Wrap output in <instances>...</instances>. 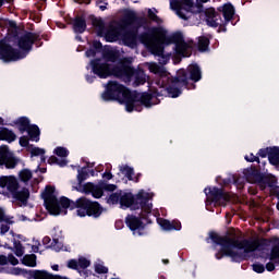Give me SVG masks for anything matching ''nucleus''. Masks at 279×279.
I'll use <instances>...</instances> for the list:
<instances>
[{
    "label": "nucleus",
    "mask_w": 279,
    "mask_h": 279,
    "mask_svg": "<svg viewBox=\"0 0 279 279\" xmlns=\"http://www.w3.org/2000/svg\"><path fill=\"white\" fill-rule=\"evenodd\" d=\"M43 199L45 202L46 209L50 215H60L62 208H70L71 210L76 209L78 217H100L101 216V205L97 202H93L86 197L77 198L73 202L66 197L60 198L56 197V189L52 186H46L43 193Z\"/></svg>",
    "instance_id": "nucleus-1"
},
{
    "label": "nucleus",
    "mask_w": 279,
    "mask_h": 279,
    "mask_svg": "<svg viewBox=\"0 0 279 279\" xmlns=\"http://www.w3.org/2000/svg\"><path fill=\"white\" fill-rule=\"evenodd\" d=\"M102 99L105 101H110V99H116L121 104H125L128 112L138 110V106H145L146 108L151 107V96L147 93H136L130 92L125 86L119 84L116 81H110L107 84V89L102 94Z\"/></svg>",
    "instance_id": "nucleus-2"
},
{
    "label": "nucleus",
    "mask_w": 279,
    "mask_h": 279,
    "mask_svg": "<svg viewBox=\"0 0 279 279\" xmlns=\"http://www.w3.org/2000/svg\"><path fill=\"white\" fill-rule=\"evenodd\" d=\"M92 68L95 75L98 77H110V75H114V77H120L124 82H130L133 75H135V84L136 86L141 84H145V73L143 71L135 72L134 69L123 62L118 63L116 66H112L108 63H101L100 60L92 61Z\"/></svg>",
    "instance_id": "nucleus-3"
},
{
    "label": "nucleus",
    "mask_w": 279,
    "mask_h": 279,
    "mask_svg": "<svg viewBox=\"0 0 279 279\" xmlns=\"http://www.w3.org/2000/svg\"><path fill=\"white\" fill-rule=\"evenodd\" d=\"M214 243L221 245V254L223 256H230L231 258H241L238 250H243L244 254L256 252L260 246L258 240H242L240 241L236 236H220L217 234L211 235Z\"/></svg>",
    "instance_id": "nucleus-4"
},
{
    "label": "nucleus",
    "mask_w": 279,
    "mask_h": 279,
    "mask_svg": "<svg viewBox=\"0 0 279 279\" xmlns=\"http://www.w3.org/2000/svg\"><path fill=\"white\" fill-rule=\"evenodd\" d=\"M141 43L153 56H158L159 64H167L170 60L169 54H165V45H167V35L162 28L155 27L151 29V35L144 34L141 36Z\"/></svg>",
    "instance_id": "nucleus-5"
},
{
    "label": "nucleus",
    "mask_w": 279,
    "mask_h": 279,
    "mask_svg": "<svg viewBox=\"0 0 279 279\" xmlns=\"http://www.w3.org/2000/svg\"><path fill=\"white\" fill-rule=\"evenodd\" d=\"M93 26L97 36H104L107 43H117V40H119L123 35V32H125L123 24L119 22H112L108 29H106V24L101 19H94Z\"/></svg>",
    "instance_id": "nucleus-6"
},
{
    "label": "nucleus",
    "mask_w": 279,
    "mask_h": 279,
    "mask_svg": "<svg viewBox=\"0 0 279 279\" xmlns=\"http://www.w3.org/2000/svg\"><path fill=\"white\" fill-rule=\"evenodd\" d=\"M170 8L174 10L178 16L183 19V21L189 20V12L192 14H201V12H204L202 2L195 3V0H170Z\"/></svg>",
    "instance_id": "nucleus-7"
},
{
    "label": "nucleus",
    "mask_w": 279,
    "mask_h": 279,
    "mask_svg": "<svg viewBox=\"0 0 279 279\" xmlns=\"http://www.w3.org/2000/svg\"><path fill=\"white\" fill-rule=\"evenodd\" d=\"M182 86H189V76H186V71L184 70H180L177 77L166 88L169 97H180L182 95Z\"/></svg>",
    "instance_id": "nucleus-8"
},
{
    "label": "nucleus",
    "mask_w": 279,
    "mask_h": 279,
    "mask_svg": "<svg viewBox=\"0 0 279 279\" xmlns=\"http://www.w3.org/2000/svg\"><path fill=\"white\" fill-rule=\"evenodd\" d=\"M172 41L175 45L177 53H179V56H183V58H189L191 56V49L195 47L193 40H184V36H182V34L173 35Z\"/></svg>",
    "instance_id": "nucleus-9"
},
{
    "label": "nucleus",
    "mask_w": 279,
    "mask_h": 279,
    "mask_svg": "<svg viewBox=\"0 0 279 279\" xmlns=\"http://www.w3.org/2000/svg\"><path fill=\"white\" fill-rule=\"evenodd\" d=\"M23 58H25V54L21 50H16L5 43L0 44V60H3V62H16V60H23Z\"/></svg>",
    "instance_id": "nucleus-10"
},
{
    "label": "nucleus",
    "mask_w": 279,
    "mask_h": 279,
    "mask_svg": "<svg viewBox=\"0 0 279 279\" xmlns=\"http://www.w3.org/2000/svg\"><path fill=\"white\" fill-rule=\"evenodd\" d=\"M38 40V35L34 33H23L15 37V45L22 49V51H32V46Z\"/></svg>",
    "instance_id": "nucleus-11"
},
{
    "label": "nucleus",
    "mask_w": 279,
    "mask_h": 279,
    "mask_svg": "<svg viewBox=\"0 0 279 279\" xmlns=\"http://www.w3.org/2000/svg\"><path fill=\"white\" fill-rule=\"evenodd\" d=\"M209 202H213L216 206H226L230 202V194L221 189L213 187L207 196Z\"/></svg>",
    "instance_id": "nucleus-12"
},
{
    "label": "nucleus",
    "mask_w": 279,
    "mask_h": 279,
    "mask_svg": "<svg viewBox=\"0 0 279 279\" xmlns=\"http://www.w3.org/2000/svg\"><path fill=\"white\" fill-rule=\"evenodd\" d=\"M19 161L7 146L0 147V165H4L7 169H14Z\"/></svg>",
    "instance_id": "nucleus-13"
},
{
    "label": "nucleus",
    "mask_w": 279,
    "mask_h": 279,
    "mask_svg": "<svg viewBox=\"0 0 279 279\" xmlns=\"http://www.w3.org/2000/svg\"><path fill=\"white\" fill-rule=\"evenodd\" d=\"M0 186L1 189H8L10 193H15V191H19V181L14 177H1Z\"/></svg>",
    "instance_id": "nucleus-14"
},
{
    "label": "nucleus",
    "mask_w": 279,
    "mask_h": 279,
    "mask_svg": "<svg viewBox=\"0 0 279 279\" xmlns=\"http://www.w3.org/2000/svg\"><path fill=\"white\" fill-rule=\"evenodd\" d=\"M150 197L148 193L140 192L136 196V202L141 205L144 213H151V203L149 202Z\"/></svg>",
    "instance_id": "nucleus-15"
},
{
    "label": "nucleus",
    "mask_w": 279,
    "mask_h": 279,
    "mask_svg": "<svg viewBox=\"0 0 279 279\" xmlns=\"http://www.w3.org/2000/svg\"><path fill=\"white\" fill-rule=\"evenodd\" d=\"M13 198L17 206H27V199H29V190L24 187L21 191L13 192Z\"/></svg>",
    "instance_id": "nucleus-16"
},
{
    "label": "nucleus",
    "mask_w": 279,
    "mask_h": 279,
    "mask_svg": "<svg viewBox=\"0 0 279 279\" xmlns=\"http://www.w3.org/2000/svg\"><path fill=\"white\" fill-rule=\"evenodd\" d=\"M125 223L128 228H130V230H132L133 232L135 230H143L144 228L143 220H141L140 217H136L134 215L126 216Z\"/></svg>",
    "instance_id": "nucleus-17"
},
{
    "label": "nucleus",
    "mask_w": 279,
    "mask_h": 279,
    "mask_svg": "<svg viewBox=\"0 0 279 279\" xmlns=\"http://www.w3.org/2000/svg\"><path fill=\"white\" fill-rule=\"evenodd\" d=\"M206 22L209 27H219V19L214 8L205 10Z\"/></svg>",
    "instance_id": "nucleus-18"
},
{
    "label": "nucleus",
    "mask_w": 279,
    "mask_h": 279,
    "mask_svg": "<svg viewBox=\"0 0 279 279\" xmlns=\"http://www.w3.org/2000/svg\"><path fill=\"white\" fill-rule=\"evenodd\" d=\"M187 71L190 73V76L186 74L189 81L192 80V82H199V80H202V70L198 65L192 64L187 68Z\"/></svg>",
    "instance_id": "nucleus-19"
},
{
    "label": "nucleus",
    "mask_w": 279,
    "mask_h": 279,
    "mask_svg": "<svg viewBox=\"0 0 279 279\" xmlns=\"http://www.w3.org/2000/svg\"><path fill=\"white\" fill-rule=\"evenodd\" d=\"M120 38L128 47H134L136 45V32L134 31L122 33Z\"/></svg>",
    "instance_id": "nucleus-20"
},
{
    "label": "nucleus",
    "mask_w": 279,
    "mask_h": 279,
    "mask_svg": "<svg viewBox=\"0 0 279 279\" xmlns=\"http://www.w3.org/2000/svg\"><path fill=\"white\" fill-rule=\"evenodd\" d=\"M0 141H7L8 143H12L16 141V134L8 128L0 129Z\"/></svg>",
    "instance_id": "nucleus-21"
},
{
    "label": "nucleus",
    "mask_w": 279,
    "mask_h": 279,
    "mask_svg": "<svg viewBox=\"0 0 279 279\" xmlns=\"http://www.w3.org/2000/svg\"><path fill=\"white\" fill-rule=\"evenodd\" d=\"M73 29L76 34H84L86 32V20L84 17H75L73 21Z\"/></svg>",
    "instance_id": "nucleus-22"
},
{
    "label": "nucleus",
    "mask_w": 279,
    "mask_h": 279,
    "mask_svg": "<svg viewBox=\"0 0 279 279\" xmlns=\"http://www.w3.org/2000/svg\"><path fill=\"white\" fill-rule=\"evenodd\" d=\"M134 195L132 193H123L120 198V206L123 208H130L134 204Z\"/></svg>",
    "instance_id": "nucleus-23"
},
{
    "label": "nucleus",
    "mask_w": 279,
    "mask_h": 279,
    "mask_svg": "<svg viewBox=\"0 0 279 279\" xmlns=\"http://www.w3.org/2000/svg\"><path fill=\"white\" fill-rule=\"evenodd\" d=\"M147 19L151 21V23H156V25H162V19L158 16V9L156 8L147 10Z\"/></svg>",
    "instance_id": "nucleus-24"
},
{
    "label": "nucleus",
    "mask_w": 279,
    "mask_h": 279,
    "mask_svg": "<svg viewBox=\"0 0 279 279\" xmlns=\"http://www.w3.org/2000/svg\"><path fill=\"white\" fill-rule=\"evenodd\" d=\"M31 276L34 279H56V275L47 272V270H34Z\"/></svg>",
    "instance_id": "nucleus-25"
},
{
    "label": "nucleus",
    "mask_w": 279,
    "mask_h": 279,
    "mask_svg": "<svg viewBox=\"0 0 279 279\" xmlns=\"http://www.w3.org/2000/svg\"><path fill=\"white\" fill-rule=\"evenodd\" d=\"M148 69L150 73H155V75H160V77H167V72L165 68L158 65L157 63H149Z\"/></svg>",
    "instance_id": "nucleus-26"
},
{
    "label": "nucleus",
    "mask_w": 279,
    "mask_h": 279,
    "mask_svg": "<svg viewBox=\"0 0 279 279\" xmlns=\"http://www.w3.org/2000/svg\"><path fill=\"white\" fill-rule=\"evenodd\" d=\"M222 14L225 21H232V17L234 16V7L232 4H225L222 7Z\"/></svg>",
    "instance_id": "nucleus-27"
},
{
    "label": "nucleus",
    "mask_w": 279,
    "mask_h": 279,
    "mask_svg": "<svg viewBox=\"0 0 279 279\" xmlns=\"http://www.w3.org/2000/svg\"><path fill=\"white\" fill-rule=\"evenodd\" d=\"M268 160L270 165L278 166L279 165V148L272 147L270 148Z\"/></svg>",
    "instance_id": "nucleus-28"
},
{
    "label": "nucleus",
    "mask_w": 279,
    "mask_h": 279,
    "mask_svg": "<svg viewBox=\"0 0 279 279\" xmlns=\"http://www.w3.org/2000/svg\"><path fill=\"white\" fill-rule=\"evenodd\" d=\"M93 189H95V184L90 182L76 186V191H78V193H85V195L93 193Z\"/></svg>",
    "instance_id": "nucleus-29"
},
{
    "label": "nucleus",
    "mask_w": 279,
    "mask_h": 279,
    "mask_svg": "<svg viewBox=\"0 0 279 279\" xmlns=\"http://www.w3.org/2000/svg\"><path fill=\"white\" fill-rule=\"evenodd\" d=\"M23 265H26V267H36V255H25L22 259Z\"/></svg>",
    "instance_id": "nucleus-30"
},
{
    "label": "nucleus",
    "mask_w": 279,
    "mask_h": 279,
    "mask_svg": "<svg viewBox=\"0 0 279 279\" xmlns=\"http://www.w3.org/2000/svg\"><path fill=\"white\" fill-rule=\"evenodd\" d=\"M209 45H210V39H208V37L206 36L198 37V49L201 51H207Z\"/></svg>",
    "instance_id": "nucleus-31"
},
{
    "label": "nucleus",
    "mask_w": 279,
    "mask_h": 279,
    "mask_svg": "<svg viewBox=\"0 0 279 279\" xmlns=\"http://www.w3.org/2000/svg\"><path fill=\"white\" fill-rule=\"evenodd\" d=\"M13 252L19 257L25 254V247H23V244H21V241H16V240L13 241Z\"/></svg>",
    "instance_id": "nucleus-32"
},
{
    "label": "nucleus",
    "mask_w": 279,
    "mask_h": 279,
    "mask_svg": "<svg viewBox=\"0 0 279 279\" xmlns=\"http://www.w3.org/2000/svg\"><path fill=\"white\" fill-rule=\"evenodd\" d=\"M27 133L32 141H38V136H40V129H38L37 125H33L27 129Z\"/></svg>",
    "instance_id": "nucleus-33"
},
{
    "label": "nucleus",
    "mask_w": 279,
    "mask_h": 279,
    "mask_svg": "<svg viewBox=\"0 0 279 279\" xmlns=\"http://www.w3.org/2000/svg\"><path fill=\"white\" fill-rule=\"evenodd\" d=\"M135 22H136V13L134 12L126 13L122 20V23L124 25H134Z\"/></svg>",
    "instance_id": "nucleus-34"
},
{
    "label": "nucleus",
    "mask_w": 279,
    "mask_h": 279,
    "mask_svg": "<svg viewBox=\"0 0 279 279\" xmlns=\"http://www.w3.org/2000/svg\"><path fill=\"white\" fill-rule=\"evenodd\" d=\"M121 173L128 178V180H132L134 177V169H132L130 166H122L120 167Z\"/></svg>",
    "instance_id": "nucleus-35"
},
{
    "label": "nucleus",
    "mask_w": 279,
    "mask_h": 279,
    "mask_svg": "<svg viewBox=\"0 0 279 279\" xmlns=\"http://www.w3.org/2000/svg\"><path fill=\"white\" fill-rule=\"evenodd\" d=\"M121 194H122V192H117V193L111 194L108 198V203L121 205Z\"/></svg>",
    "instance_id": "nucleus-36"
},
{
    "label": "nucleus",
    "mask_w": 279,
    "mask_h": 279,
    "mask_svg": "<svg viewBox=\"0 0 279 279\" xmlns=\"http://www.w3.org/2000/svg\"><path fill=\"white\" fill-rule=\"evenodd\" d=\"M92 195L96 199L104 197V189H101V186L99 185H94V189L92 190Z\"/></svg>",
    "instance_id": "nucleus-37"
},
{
    "label": "nucleus",
    "mask_w": 279,
    "mask_h": 279,
    "mask_svg": "<svg viewBox=\"0 0 279 279\" xmlns=\"http://www.w3.org/2000/svg\"><path fill=\"white\" fill-rule=\"evenodd\" d=\"M32 175V170L29 169H24L20 172V179L22 180V182H29Z\"/></svg>",
    "instance_id": "nucleus-38"
},
{
    "label": "nucleus",
    "mask_w": 279,
    "mask_h": 279,
    "mask_svg": "<svg viewBox=\"0 0 279 279\" xmlns=\"http://www.w3.org/2000/svg\"><path fill=\"white\" fill-rule=\"evenodd\" d=\"M158 223L163 230H175V227H173V223H171L169 220L159 219Z\"/></svg>",
    "instance_id": "nucleus-39"
},
{
    "label": "nucleus",
    "mask_w": 279,
    "mask_h": 279,
    "mask_svg": "<svg viewBox=\"0 0 279 279\" xmlns=\"http://www.w3.org/2000/svg\"><path fill=\"white\" fill-rule=\"evenodd\" d=\"M77 263H78V269H86L87 267H90V260L84 257L78 258Z\"/></svg>",
    "instance_id": "nucleus-40"
},
{
    "label": "nucleus",
    "mask_w": 279,
    "mask_h": 279,
    "mask_svg": "<svg viewBox=\"0 0 279 279\" xmlns=\"http://www.w3.org/2000/svg\"><path fill=\"white\" fill-rule=\"evenodd\" d=\"M270 260L279 263V246H275L270 253Z\"/></svg>",
    "instance_id": "nucleus-41"
},
{
    "label": "nucleus",
    "mask_w": 279,
    "mask_h": 279,
    "mask_svg": "<svg viewBox=\"0 0 279 279\" xmlns=\"http://www.w3.org/2000/svg\"><path fill=\"white\" fill-rule=\"evenodd\" d=\"M31 154L32 156H40L41 160H45V149L43 148H38V147L32 148Z\"/></svg>",
    "instance_id": "nucleus-42"
},
{
    "label": "nucleus",
    "mask_w": 279,
    "mask_h": 279,
    "mask_svg": "<svg viewBox=\"0 0 279 279\" xmlns=\"http://www.w3.org/2000/svg\"><path fill=\"white\" fill-rule=\"evenodd\" d=\"M54 154L60 156V158H66L69 156V150L64 147H58L56 148Z\"/></svg>",
    "instance_id": "nucleus-43"
},
{
    "label": "nucleus",
    "mask_w": 279,
    "mask_h": 279,
    "mask_svg": "<svg viewBox=\"0 0 279 279\" xmlns=\"http://www.w3.org/2000/svg\"><path fill=\"white\" fill-rule=\"evenodd\" d=\"M86 178H88V172L78 170V174H77L78 186L82 185V183L84 182V180H86Z\"/></svg>",
    "instance_id": "nucleus-44"
},
{
    "label": "nucleus",
    "mask_w": 279,
    "mask_h": 279,
    "mask_svg": "<svg viewBox=\"0 0 279 279\" xmlns=\"http://www.w3.org/2000/svg\"><path fill=\"white\" fill-rule=\"evenodd\" d=\"M96 274H108V268L101 264L95 266Z\"/></svg>",
    "instance_id": "nucleus-45"
},
{
    "label": "nucleus",
    "mask_w": 279,
    "mask_h": 279,
    "mask_svg": "<svg viewBox=\"0 0 279 279\" xmlns=\"http://www.w3.org/2000/svg\"><path fill=\"white\" fill-rule=\"evenodd\" d=\"M270 151H271V148L259 149L258 156H259L260 158H267V156H268V158H269Z\"/></svg>",
    "instance_id": "nucleus-46"
},
{
    "label": "nucleus",
    "mask_w": 279,
    "mask_h": 279,
    "mask_svg": "<svg viewBox=\"0 0 279 279\" xmlns=\"http://www.w3.org/2000/svg\"><path fill=\"white\" fill-rule=\"evenodd\" d=\"M253 271H256V274H263L265 271V266L262 264H254Z\"/></svg>",
    "instance_id": "nucleus-47"
},
{
    "label": "nucleus",
    "mask_w": 279,
    "mask_h": 279,
    "mask_svg": "<svg viewBox=\"0 0 279 279\" xmlns=\"http://www.w3.org/2000/svg\"><path fill=\"white\" fill-rule=\"evenodd\" d=\"M19 123L22 125L24 130H28L29 128V120L27 118H21Z\"/></svg>",
    "instance_id": "nucleus-48"
},
{
    "label": "nucleus",
    "mask_w": 279,
    "mask_h": 279,
    "mask_svg": "<svg viewBox=\"0 0 279 279\" xmlns=\"http://www.w3.org/2000/svg\"><path fill=\"white\" fill-rule=\"evenodd\" d=\"M245 160L247 162H260L258 157H256V155H254V154L246 155Z\"/></svg>",
    "instance_id": "nucleus-49"
},
{
    "label": "nucleus",
    "mask_w": 279,
    "mask_h": 279,
    "mask_svg": "<svg viewBox=\"0 0 279 279\" xmlns=\"http://www.w3.org/2000/svg\"><path fill=\"white\" fill-rule=\"evenodd\" d=\"M68 267L70 269H80L78 262L76 259H71L68 262Z\"/></svg>",
    "instance_id": "nucleus-50"
},
{
    "label": "nucleus",
    "mask_w": 279,
    "mask_h": 279,
    "mask_svg": "<svg viewBox=\"0 0 279 279\" xmlns=\"http://www.w3.org/2000/svg\"><path fill=\"white\" fill-rule=\"evenodd\" d=\"M8 263H10L11 265H17L19 264V259L16 257H14V255L10 254L8 255Z\"/></svg>",
    "instance_id": "nucleus-51"
},
{
    "label": "nucleus",
    "mask_w": 279,
    "mask_h": 279,
    "mask_svg": "<svg viewBox=\"0 0 279 279\" xmlns=\"http://www.w3.org/2000/svg\"><path fill=\"white\" fill-rule=\"evenodd\" d=\"M108 62H117V54L114 52H109L106 54Z\"/></svg>",
    "instance_id": "nucleus-52"
},
{
    "label": "nucleus",
    "mask_w": 279,
    "mask_h": 279,
    "mask_svg": "<svg viewBox=\"0 0 279 279\" xmlns=\"http://www.w3.org/2000/svg\"><path fill=\"white\" fill-rule=\"evenodd\" d=\"M9 231H10V226L1 225V227H0L1 234H5V232H9Z\"/></svg>",
    "instance_id": "nucleus-53"
},
{
    "label": "nucleus",
    "mask_w": 279,
    "mask_h": 279,
    "mask_svg": "<svg viewBox=\"0 0 279 279\" xmlns=\"http://www.w3.org/2000/svg\"><path fill=\"white\" fill-rule=\"evenodd\" d=\"M23 274H25V270H23L21 268H14L13 269V275L14 276H23Z\"/></svg>",
    "instance_id": "nucleus-54"
},
{
    "label": "nucleus",
    "mask_w": 279,
    "mask_h": 279,
    "mask_svg": "<svg viewBox=\"0 0 279 279\" xmlns=\"http://www.w3.org/2000/svg\"><path fill=\"white\" fill-rule=\"evenodd\" d=\"M0 265H8V256L0 255Z\"/></svg>",
    "instance_id": "nucleus-55"
},
{
    "label": "nucleus",
    "mask_w": 279,
    "mask_h": 279,
    "mask_svg": "<svg viewBox=\"0 0 279 279\" xmlns=\"http://www.w3.org/2000/svg\"><path fill=\"white\" fill-rule=\"evenodd\" d=\"M266 269L267 271H274V269H276V266L274 265V263H268L266 264Z\"/></svg>",
    "instance_id": "nucleus-56"
},
{
    "label": "nucleus",
    "mask_w": 279,
    "mask_h": 279,
    "mask_svg": "<svg viewBox=\"0 0 279 279\" xmlns=\"http://www.w3.org/2000/svg\"><path fill=\"white\" fill-rule=\"evenodd\" d=\"M0 221H8L5 218V213H3V209L0 208Z\"/></svg>",
    "instance_id": "nucleus-57"
},
{
    "label": "nucleus",
    "mask_w": 279,
    "mask_h": 279,
    "mask_svg": "<svg viewBox=\"0 0 279 279\" xmlns=\"http://www.w3.org/2000/svg\"><path fill=\"white\" fill-rule=\"evenodd\" d=\"M102 177L105 178V180H112V173L110 172H105Z\"/></svg>",
    "instance_id": "nucleus-58"
},
{
    "label": "nucleus",
    "mask_w": 279,
    "mask_h": 279,
    "mask_svg": "<svg viewBox=\"0 0 279 279\" xmlns=\"http://www.w3.org/2000/svg\"><path fill=\"white\" fill-rule=\"evenodd\" d=\"M106 191H114V189H117V186L116 185H107L106 187Z\"/></svg>",
    "instance_id": "nucleus-59"
},
{
    "label": "nucleus",
    "mask_w": 279,
    "mask_h": 279,
    "mask_svg": "<svg viewBox=\"0 0 279 279\" xmlns=\"http://www.w3.org/2000/svg\"><path fill=\"white\" fill-rule=\"evenodd\" d=\"M52 269H53V271H58V269H59L58 265H53Z\"/></svg>",
    "instance_id": "nucleus-60"
},
{
    "label": "nucleus",
    "mask_w": 279,
    "mask_h": 279,
    "mask_svg": "<svg viewBox=\"0 0 279 279\" xmlns=\"http://www.w3.org/2000/svg\"><path fill=\"white\" fill-rule=\"evenodd\" d=\"M162 262L165 265H169V259H163Z\"/></svg>",
    "instance_id": "nucleus-61"
},
{
    "label": "nucleus",
    "mask_w": 279,
    "mask_h": 279,
    "mask_svg": "<svg viewBox=\"0 0 279 279\" xmlns=\"http://www.w3.org/2000/svg\"><path fill=\"white\" fill-rule=\"evenodd\" d=\"M75 3H83V0H74Z\"/></svg>",
    "instance_id": "nucleus-62"
},
{
    "label": "nucleus",
    "mask_w": 279,
    "mask_h": 279,
    "mask_svg": "<svg viewBox=\"0 0 279 279\" xmlns=\"http://www.w3.org/2000/svg\"><path fill=\"white\" fill-rule=\"evenodd\" d=\"M0 125H3V118L0 117Z\"/></svg>",
    "instance_id": "nucleus-63"
},
{
    "label": "nucleus",
    "mask_w": 279,
    "mask_h": 279,
    "mask_svg": "<svg viewBox=\"0 0 279 279\" xmlns=\"http://www.w3.org/2000/svg\"><path fill=\"white\" fill-rule=\"evenodd\" d=\"M100 10H106V5H100Z\"/></svg>",
    "instance_id": "nucleus-64"
}]
</instances>
